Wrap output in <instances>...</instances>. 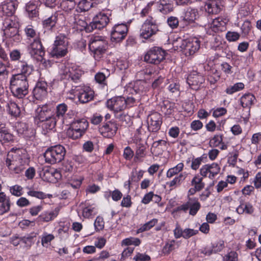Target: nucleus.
I'll use <instances>...</instances> for the list:
<instances>
[{"mask_svg":"<svg viewBox=\"0 0 261 261\" xmlns=\"http://www.w3.org/2000/svg\"><path fill=\"white\" fill-rule=\"evenodd\" d=\"M19 25H16L9 30L3 31L6 38L12 39L15 42H19L21 40V38L19 34Z\"/></svg>","mask_w":261,"mask_h":261,"instance_id":"nucleus-27","label":"nucleus"},{"mask_svg":"<svg viewBox=\"0 0 261 261\" xmlns=\"http://www.w3.org/2000/svg\"><path fill=\"white\" fill-rule=\"evenodd\" d=\"M14 136L3 124L0 125V142L1 144L13 142Z\"/></svg>","mask_w":261,"mask_h":261,"instance_id":"nucleus-25","label":"nucleus"},{"mask_svg":"<svg viewBox=\"0 0 261 261\" xmlns=\"http://www.w3.org/2000/svg\"><path fill=\"white\" fill-rule=\"evenodd\" d=\"M17 164L20 166H23L25 167L29 165L30 160L29 158L28 157V154L27 153H23L21 155H19L18 157V160L16 161Z\"/></svg>","mask_w":261,"mask_h":261,"instance_id":"nucleus-57","label":"nucleus"},{"mask_svg":"<svg viewBox=\"0 0 261 261\" xmlns=\"http://www.w3.org/2000/svg\"><path fill=\"white\" fill-rule=\"evenodd\" d=\"M187 174L186 172L181 173L175 176L171 181L167 182L170 187H177L181 185L187 177Z\"/></svg>","mask_w":261,"mask_h":261,"instance_id":"nucleus-41","label":"nucleus"},{"mask_svg":"<svg viewBox=\"0 0 261 261\" xmlns=\"http://www.w3.org/2000/svg\"><path fill=\"white\" fill-rule=\"evenodd\" d=\"M223 5L221 0H208L205 4L204 9L208 14H217L222 10Z\"/></svg>","mask_w":261,"mask_h":261,"instance_id":"nucleus-15","label":"nucleus"},{"mask_svg":"<svg viewBox=\"0 0 261 261\" xmlns=\"http://www.w3.org/2000/svg\"><path fill=\"white\" fill-rule=\"evenodd\" d=\"M66 149L61 145L51 146L44 153L45 162L51 165L61 162L66 154Z\"/></svg>","mask_w":261,"mask_h":261,"instance_id":"nucleus-2","label":"nucleus"},{"mask_svg":"<svg viewBox=\"0 0 261 261\" xmlns=\"http://www.w3.org/2000/svg\"><path fill=\"white\" fill-rule=\"evenodd\" d=\"M67 53V46H54L50 54L53 57L57 58H62L66 55Z\"/></svg>","mask_w":261,"mask_h":261,"instance_id":"nucleus-37","label":"nucleus"},{"mask_svg":"<svg viewBox=\"0 0 261 261\" xmlns=\"http://www.w3.org/2000/svg\"><path fill=\"white\" fill-rule=\"evenodd\" d=\"M28 51L32 57H36L38 61L42 62L43 56L45 55L44 48L41 43L40 38L36 37L32 43L28 47Z\"/></svg>","mask_w":261,"mask_h":261,"instance_id":"nucleus-8","label":"nucleus"},{"mask_svg":"<svg viewBox=\"0 0 261 261\" xmlns=\"http://www.w3.org/2000/svg\"><path fill=\"white\" fill-rule=\"evenodd\" d=\"M53 169H43L40 176L44 181L48 182L54 181L53 178Z\"/></svg>","mask_w":261,"mask_h":261,"instance_id":"nucleus-48","label":"nucleus"},{"mask_svg":"<svg viewBox=\"0 0 261 261\" xmlns=\"http://www.w3.org/2000/svg\"><path fill=\"white\" fill-rule=\"evenodd\" d=\"M128 32V27L126 24H115L111 33V39L112 42L119 43L124 39Z\"/></svg>","mask_w":261,"mask_h":261,"instance_id":"nucleus-9","label":"nucleus"},{"mask_svg":"<svg viewBox=\"0 0 261 261\" xmlns=\"http://www.w3.org/2000/svg\"><path fill=\"white\" fill-rule=\"evenodd\" d=\"M67 108V106L64 103L58 105L56 107V114L54 116L61 123L66 125H68V122H70V120L74 116L72 112L66 113Z\"/></svg>","mask_w":261,"mask_h":261,"instance_id":"nucleus-10","label":"nucleus"},{"mask_svg":"<svg viewBox=\"0 0 261 261\" xmlns=\"http://www.w3.org/2000/svg\"><path fill=\"white\" fill-rule=\"evenodd\" d=\"M226 23L227 20L226 19L218 17L213 20L210 28L215 33L223 32L226 29Z\"/></svg>","mask_w":261,"mask_h":261,"instance_id":"nucleus-24","label":"nucleus"},{"mask_svg":"<svg viewBox=\"0 0 261 261\" xmlns=\"http://www.w3.org/2000/svg\"><path fill=\"white\" fill-rule=\"evenodd\" d=\"M8 113L12 116L17 117L20 114V109L18 105L12 101H9L7 104Z\"/></svg>","mask_w":261,"mask_h":261,"instance_id":"nucleus-31","label":"nucleus"},{"mask_svg":"<svg viewBox=\"0 0 261 261\" xmlns=\"http://www.w3.org/2000/svg\"><path fill=\"white\" fill-rule=\"evenodd\" d=\"M211 169V174H210L209 178L213 179L217 174H218L220 170V168L219 167L218 164L216 163H213L210 165Z\"/></svg>","mask_w":261,"mask_h":261,"instance_id":"nucleus-59","label":"nucleus"},{"mask_svg":"<svg viewBox=\"0 0 261 261\" xmlns=\"http://www.w3.org/2000/svg\"><path fill=\"white\" fill-rule=\"evenodd\" d=\"M158 222V219H153L149 222L144 224L137 230V233L142 232L145 231L149 230L150 228L153 227Z\"/></svg>","mask_w":261,"mask_h":261,"instance_id":"nucleus-52","label":"nucleus"},{"mask_svg":"<svg viewBox=\"0 0 261 261\" xmlns=\"http://www.w3.org/2000/svg\"><path fill=\"white\" fill-rule=\"evenodd\" d=\"M27 194L29 196L37 198L38 199H43L46 198V195L41 191H37L34 190H30Z\"/></svg>","mask_w":261,"mask_h":261,"instance_id":"nucleus-58","label":"nucleus"},{"mask_svg":"<svg viewBox=\"0 0 261 261\" xmlns=\"http://www.w3.org/2000/svg\"><path fill=\"white\" fill-rule=\"evenodd\" d=\"M16 25H19L17 19L15 17H7L3 21L2 30L5 31Z\"/></svg>","mask_w":261,"mask_h":261,"instance_id":"nucleus-36","label":"nucleus"},{"mask_svg":"<svg viewBox=\"0 0 261 261\" xmlns=\"http://www.w3.org/2000/svg\"><path fill=\"white\" fill-rule=\"evenodd\" d=\"M92 6V3L87 0H82L77 4V7L81 11H87Z\"/></svg>","mask_w":261,"mask_h":261,"instance_id":"nucleus-54","label":"nucleus"},{"mask_svg":"<svg viewBox=\"0 0 261 261\" xmlns=\"http://www.w3.org/2000/svg\"><path fill=\"white\" fill-rule=\"evenodd\" d=\"M202 177H200L198 175L194 177L191 181V185L195 188L198 191L201 190L204 187V183L202 182Z\"/></svg>","mask_w":261,"mask_h":261,"instance_id":"nucleus-46","label":"nucleus"},{"mask_svg":"<svg viewBox=\"0 0 261 261\" xmlns=\"http://www.w3.org/2000/svg\"><path fill=\"white\" fill-rule=\"evenodd\" d=\"M199 17L197 9L189 7L181 16L182 20L186 23H191L194 22Z\"/></svg>","mask_w":261,"mask_h":261,"instance_id":"nucleus-22","label":"nucleus"},{"mask_svg":"<svg viewBox=\"0 0 261 261\" xmlns=\"http://www.w3.org/2000/svg\"><path fill=\"white\" fill-rule=\"evenodd\" d=\"M47 84L45 82L40 81L37 83L34 88L33 93L36 99H41L45 97L47 94Z\"/></svg>","mask_w":261,"mask_h":261,"instance_id":"nucleus-19","label":"nucleus"},{"mask_svg":"<svg viewBox=\"0 0 261 261\" xmlns=\"http://www.w3.org/2000/svg\"><path fill=\"white\" fill-rule=\"evenodd\" d=\"M94 94V91L90 87H85L79 91L77 97L81 103H85L93 99Z\"/></svg>","mask_w":261,"mask_h":261,"instance_id":"nucleus-20","label":"nucleus"},{"mask_svg":"<svg viewBox=\"0 0 261 261\" xmlns=\"http://www.w3.org/2000/svg\"><path fill=\"white\" fill-rule=\"evenodd\" d=\"M52 107L50 105H43L36 109L37 117L40 121L43 122L45 119L50 117Z\"/></svg>","mask_w":261,"mask_h":261,"instance_id":"nucleus-23","label":"nucleus"},{"mask_svg":"<svg viewBox=\"0 0 261 261\" xmlns=\"http://www.w3.org/2000/svg\"><path fill=\"white\" fill-rule=\"evenodd\" d=\"M17 6V2L15 1H5L1 5L0 12L3 15L8 17H14L13 15L15 12Z\"/></svg>","mask_w":261,"mask_h":261,"instance_id":"nucleus-16","label":"nucleus"},{"mask_svg":"<svg viewBox=\"0 0 261 261\" xmlns=\"http://www.w3.org/2000/svg\"><path fill=\"white\" fill-rule=\"evenodd\" d=\"M159 31L157 20L149 16L142 25L140 29V37L147 39Z\"/></svg>","mask_w":261,"mask_h":261,"instance_id":"nucleus-3","label":"nucleus"},{"mask_svg":"<svg viewBox=\"0 0 261 261\" xmlns=\"http://www.w3.org/2000/svg\"><path fill=\"white\" fill-rule=\"evenodd\" d=\"M122 243L126 246L133 245L138 246L140 244L141 241L139 238L131 237L123 240Z\"/></svg>","mask_w":261,"mask_h":261,"instance_id":"nucleus-55","label":"nucleus"},{"mask_svg":"<svg viewBox=\"0 0 261 261\" xmlns=\"http://www.w3.org/2000/svg\"><path fill=\"white\" fill-rule=\"evenodd\" d=\"M36 233L33 232L20 237V240L21 242L25 245L26 247H31L34 243V239L36 237Z\"/></svg>","mask_w":261,"mask_h":261,"instance_id":"nucleus-42","label":"nucleus"},{"mask_svg":"<svg viewBox=\"0 0 261 261\" xmlns=\"http://www.w3.org/2000/svg\"><path fill=\"white\" fill-rule=\"evenodd\" d=\"M162 118L161 114L158 112H154L148 116L147 124L149 131L157 132L161 127L162 123Z\"/></svg>","mask_w":261,"mask_h":261,"instance_id":"nucleus-12","label":"nucleus"},{"mask_svg":"<svg viewBox=\"0 0 261 261\" xmlns=\"http://www.w3.org/2000/svg\"><path fill=\"white\" fill-rule=\"evenodd\" d=\"M198 233V230H195L191 228H185L184 229L182 238L185 239H188L190 238L197 234Z\"/></svg>","mask_w":261,"mask_h":261,"instance_id":"nucleus-63","label":"nucleus"},{"mask_svg":"<svg viewBox=\"0 0 261 261\" xmlns=\"http://www.w3.org/2000/svg\"><path fill=\"white\" fill-rule=\"evenodd\" d=\"M118 127L117 124L111 121L107 122L101 127L99 128V131L103 137L107 138H111L116 133Z\"/></svg>","mask_w":261,"mask_h":261,"instance_id":"nucleus-14","label":"nucleus"},{"mask_svg":"<svg viewBox=\"0 0 261 261\" xmlns=\"http://www.w3.org/2000/svg\"><path fill=\"white\" fill-rule=\"evenodd\" d=\"M223 261H238V254L235 251H230L223 258Z\"/></svg>","mask_w":261,"mask_h":261,"instance_id":"nucleus-64","label":"nucleus"},{"mask_svg":"<svg viewBox=\"0 0 261 261\" xmlns=\"http://www.w3.org/2000/svg\"><path fill=\"white\" fill-rule=\"evenodd\" d=\"M110 75V72L108 69H102V71L98 72L95 75V80L96 83L103 87L107 85V79Z\"/></svg>","mask_w":261,"mask_h":261,"instance_id":"nucleus-29","label":"nucleus"},{"mask_svg":"<svg viewBox=\"0 0 261 261\" xmlns=\"http://www.w3.org/2000/svg\"><path fill=\"white\" fill-rule=\"evenodd\" d=\"M205 79L203 75L196 71L191 73L188 76L187 82L192 89L197 90L204 83Z\"/></svg>","mask_w":261,"mask_h":261,"instance_id":"nucleus-11","label":"nucleus"},{"mask_svg":"<svg viewBox=\"0 0 261 261\" xmlns=\"http://www.w3.org/2000/svg\"><path fill=\"white\" fill-rule=\"evenodd\" d=\"M167 22L168 25L172 29H176L179 24L178 19L175 16H170L167 18Z\"/></svg>","mask_w":261,"mask_h":261,"instance_id":"nucleus-60","label":"nucleus"},{"mask_svg":"<svg viewBox=\"0 0 261 261\" xmlns=\"http://www.w3.org/2000/svg\"><path fill=\"white\" fill-rule=\"evenodd\" d=\"M200 45L199 40L197 38H193L182 40L180 47L186 56H190L199 49Z\"/></svg>","mask_w":261,"mask_h":261,"instance_id":"nucleus-7","label":"nucleus"},{"mask_svg":"<svg viewBox=\"0 0 261 261\" xmlns=\"http://www.w3.org/2000/svg\"><path fill=\"white\" fill-rule=\"evenodd\" d=\"M174 105V103H171L168 100L164 101L161 105V111L166 115H170L172 112Z\"/></svg>","mask_w":261,"mask_h":261,"instance_id":"nucleus-45","label":"nucleus"},{"mask_svg":"<svg viewBox=\"0 0 261 261\" xmlns=\"http://www.w3.org/2000/svg\"><path fill=\"white\" fill-rule=\"evenodd\" d=\"M108 47V42L105 37L95 36L91 38L89 48L95 55L100 57L106 52Z\"/></svg>","mask_w":261,"mask_h":261,"instance_id":"nucleus-4","label":"nucleus"},{"mask_svg":"<svg viewBox=\"0 0 261 261\" xmlns=\"http://www.w3.org/2000/svg\"><path fill=\"white\" fill-rule=\"evenodd\" d=\"M183 168L184 164L182 163H179L176 166L170 168L167 172V177L171 178L173 176L177 175L182 170Z\"/></svg>","mask_w":261,"mask_h":261,"instance_id":"nucleus-43","label":"nucleus"},{"mask_svg":"<svg viewBox=\"0 0 261 261\" xmlns=\"http://www.w3.org/2000/svg\"><path fill=\"white\" fill-rule=\"evenodd\" d=\"M175 240H168L165 245L164 246L163 248V253L165 254H169L172 251L175 249Z\"/></svg>","mask_w":261,"mask_h":261,"instance_id":"nucleus-50","label":"nucleus"},{"mask_svg":"<svg viewBox=\"0 0 261 261\" xmlns=\"http://www.w3.org/2000/svg\"><path fill=\"white\" fill-rule=\"evenodd\" d=\"M25 34L28 38H35L36 36V32L32 25H29L24 29Z\"/></svg>","mask_w":261,"mask_h":261,"instance_id":"nucleus-62","label":"nucleus"},{"mask_svg":"<svg viewBox=\"0 0 261 261\" xmlns=\"http://www.w3.org/2000/svg\"><path fill=\"white\" fill-rule=\"evenodd\" d=\"M70 120V122H68V125L76 126V128H79V130L85 133L88 127V122L85 119H77L74 121H72L71 119Z\"/></svg>","mask_w":261,"mask_h":261,"instance_id":"nucleus-34","label":"nucleus"},{"mask_svg":"<svg viewBox=\"0 0 261 261\" xmlns=\"http://www.w3.org/2000/svg\"><path fill=\"white\" fill-rule=\"evenodd\" d=\"M74 168V163L71 161L67 160L65 161L62 167V170L65 172L71 173Z\"/></svg>","mask_w":261,"mask_h":261,"instance_id":"nucleus-56","label":"nucleus"},{"mask_svg":"<svg viewBox=\"0 0 261 261\" xmlns=\"http://www.w3.org/2000/svg\"><path fill=\"white\" fill-rule=\"evenodd\" d=\"M16 127L18 133L20 135H23L27 138L34 136V133L33 130L29 129L28 124L25 122H18Z\"/></svg>","mask_w":261,"mask_h":261,"instance_id":"nucleus-28","label":"nucleus"},{"mask_svg":"<svg viewBox=\"0 0 261 261\" xmlns=\"http://www.w3.org/2000/svg\"><path fill=\"white\" fill-rule=\"evenodd\" d=\"M188 201L189 209H190L189 214L192 216H195L201 207L200 203L196 198H189Z\"/></svg>","mask_w":261,"mask_h":261,"instance_id":"nucleus-33","label":"nucleus"},{"mask_svg":"<svg viewBox=\"0 0 261 261\" xmlns=\"http://www.w3.org/2000/svg\"><path fill=\"white\" fill-rule=\"evenodd\" d=\"M83 74L84 71L79 67L72 64L64 66L60 72L61 80L70 81L75 84L82 82L81 77Z\"/></svg>","mask_w":261,"mask_h":261,"instance_id":"nucleus-1","label":"nucleus"},{"mask_svg":"<svg viewBox=\"0 0 261 261\" xmlns=\"http://www.w3.org/2000/svg\"><path fill=\"white\" fill-rule=\"evenodd\" d=\"M244 88V84L243 83H237L232 86L228 87L225 91L228 94H232L236 92L239 91Z\"/></svg>","mask_w":261,"mask_h":261,"instance_id":"nucleus-51","label":"nucleus"},{"mask_svg":"<svg viewBox=\"0 0 261 261\" xmlns=\"http://www.w3.org/2000/svg\"><path fill=\"white\" fill-rule=\"evenodd\" d=\"M107 106L115 112L122 111L126 108L125 98L121 96L113 97L107 100Z\"/></svg>","mask_w":261,"mask_h":261,"instance_id":"nucleus-13","label":"nucleus"},{"mask_svg":"<svg viewBox=\"0 0 261 261\" xmlns=\"http://www.w3.org/2000/svg\"><path fill=\"white\" fill-rule=\"evenodd\" d=\"M146 82L143 80H139L135 82L132 89L133 91L132 93L133 94V92H134L136 94H141L146 91Z\"/></svg>","mask_w":261,"mask_h":261,"instance_id":"nucleus-40","label":"nucleus"},{"mask_svg":"<svg viewBox=\"0 0 261 261\" xmlns=\"http://www.w3.org/2000/svg\"><path fill=\"white\" fill-rule=\"evenodd\" d=\"M25 11L31 18L37 17L38 15L37 6L32 2H29L25 5Z\"/></svg>","mask_w":261,"mask_h":261,"instance_id":"nucleus-38","label":"nucleus"},{"mask_svg":"<svg viewBox=\"0 0 261 261\" xmlns=\"http://www.w3.org/2000/svg\"><path fill=\"white\" fill-rule=\"evenodd\" d=\"M76 4L77 2L62 1L60 6L63 10L70 12L75 8Z\"/></svg>","mask_w":261,"mask_h":261,"instance_id":"nucleus-47","label":"nucleus"},{"mask_svg":"<svg viewBox=\"0 0 261 261\" xmlns=\"http://www.w3.org/2000/svg\"><path fill=\"white\" fill-rule=\"evenodd\" d=\"M76 126L70 125V127L67 130V135L69 138L75 140L81 138L85 133L79 130Z\"/></svg>","mask_w":261,"mask_h":261,"instance_id":"nucleus-32","label":"nucleus"},{"mask_svg":"<svg viewBox=\"0 0 261 261\" xmlns=\"http://www.w3.org/2000/svg\"><path fill=\"white\" fill-rule=\"evenodd\" d=\"M167 142L163 140L154 141L151 148V152L155 156L162 154L166 148Z\"/></svg>","mask_w":261,"mask_h":261,"instance_id":"nucleus-26","label":"nucleus"},{"mask_svg":"<svg viewBox=\"0 0 261 261\" xmlns=\"http://www.w3.org/2000/svg\"><path fill=\"white\" fill-rule=\"evenodd\" d=\"M165 51L159 47L150 49L144 56V61L147 63L158 64L165 59Z\"/></svg>","mask_w":261,"mask_h":261,"instance_id":"nucleus-6","label":"nucleus"},{"mask_svg":"<svg viewBox=\"0 0 261 261\" xmlns=\"http://www.w3.org/2000/svg\"><path fill=\"white\" fill-rule=\"evenodd\" d=\"M62 14L59 12H55L42 21L43 28L46 30H51L56 25L59 17H61Z\"/></svg>","mask_w":261,"mask_h":261,"instance_id":"nucleus-21","label":"nucleus"},{"mask_svg":"<svg viewBox=\"0 0 261 261\" xmlns=\"http://www.w3.org/2000/svg\"><path fill=\"white\" fill-rule=\"evenodd\" d=\"M17 70L18 73L17 74H20L24 76L27 79L32 74L34 71V67L32 65L29 64L24 61H19L16 65Z\"/></svg>","mask_w":261,"mask_h":261,"instance_id":"nucleus-17","label":"nucleus"},{"mask_svg":"<svg viewBox=\"0 0 261 261\" xmlns=\"http://www.w3.org/2000/svg\"><path fill=\"white\" fill-rule=\"evenodd\" d=\"M58 215V212H45L40 214L37 218L39 222H48L54 220Z\"/></svg>","mask_w":261,"mask_h":261,"instance_id":"nucleus-30","label":"nucleus"},{"mask_svg":"<svg viewBox=\"0 0 261 261\" xmlns=\"http://www.w3.org/2000/svg\"><path fill=\"white\" fill-rule=\"evenodd\" d=\"M10 89L29 87L28 79L20 74L13 75L10 80Z\"/></svg>","mask_w":261,"mask_h":261,"instance_id":"nucleus-18","label":"nucleus"},{"mask_svg":"<svg viewBox=\"0 0 261 261\" xmlns=\"http://www.w3.org/2000/svg\"><path fill=\"white\" fill-rule=\"evenodd\" d=\"M58 121V120L54 116H50L44 120L43 121L44 123L42 124V127L44 129H46L47 131L48 130H54L55 128L56 123Z\"/></svg>","mask_w":261,"mask_h":261,"instance_id":"nucleus-39","label":"nucleus"},{"mask_svg":"<svg viewBox=\"0 0 261 261\" xmlns=\"http://www.w3.org/2000/svg\"><path fill=\"white\" fill-rule=\"evenodd\" d=\"M108 15H111L109 11L107 13L100 12L94 17L93 21L89 25L85 27L86 31L90 32L94 30H100L106 27L110 21Z\"/></svg>","mask_w":261,"mask_h":261,"instance_id":"nucleus-5","label":"nucleus"},{"mask_svg":"<svg viewBox=\"0 0 261 261\" xmlns=\"http://www.w3.org/2000/svg\"><path fill=\"white\" fill-rule=\"evenodd\" d=\"M11 92L14 96L18 98H22L28 93V87L16 88L11 89Z\"/></svg>","mask_w":261,"mask_h":261,"instance_id":"nucleus-44","label":"nucleus"},{"mask_svg":"<svg viewBox=\"0 0 261 261\" xmlns=\"http://www.w3.org/2000/svg\"><path fill=\"white\" fill-rule=\"evenodd\" d=\"M54 46H67V42L65 36L60 35L56 37Z\"/></svg>","mask_w":261,"mask_h":261,"instance_id":"nucleus-53","label":"nucleus"},{"mask_svg":"<svg viewBox=\"0 0 261 261\" xmlns=\"http://www.w3.org/2000/svg\"><path fill=\"white\" fill-rule=\"evenodd\" d=\"M223 141L222 135H215L210 140V144L212 147H217L222 143Z\"/></svg>","mask_w":261,"mask_h":261,"instance_id":"nucleus-61","label":"nucleus"},{"mask_svg":"<svg viewBox=\"0 0 261 261\" xmlns=\"http://www.w3.org/2000/svg\"><path fill=\"white\" fill-rule=\"evenodd\" d=\"M145 146L141 143H139L137 146V150L136 151L135 158L138 160L144 158L146 155L145 153Z\"/></svg>","mask_w":261,"mask_h":261,"instance_id":"nucleus-49","label":"nucleus"},{"mask_svg":"<svg viewBox=\"0 0 261 261\" xmlns=\"http://www.w3.org/2000/svg\"><path fill=\"white\" fill-rule=\"evenodd\" d=\"M255 100L254 96L251 93L245 94L240 99L241 106L243 108L250 107Z\"/></svg>","mask_w":261,"mask_h":261,"instance_id":"nucleus-35","label":"nucleus"}]
</instances>
